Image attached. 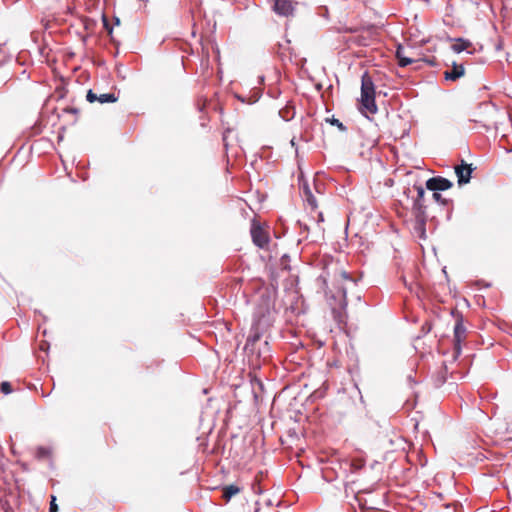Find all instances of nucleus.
<instances>
[{"instance_id": "1", "label": "nucleus", "mask_w": 512, "mask_h": 512, "mask_svg": "<svg viewBox=\"0 0 512 512\" xmlns=\"http://www.w3.org/2000/svg\"><path fill=\"white\" fill-rule=\"evenodd\" d=\"M274 318L275 310L271 307L269 300H262L256 305L253 312L250 333L244 346V351L247 354L260 355V352L255 349V344L260 340L263 333L273 324Z\"/></svg>"}, {"instance_id": "2", "label": "nucleus", "mask_w": 512, "mask_h": 512, "mask_svg": "<svg viewBox=\"0 0 512 512\" xmlns=\"http://www.w3.org/2000/svg\"><path fill=\"white\" fill-rule=\"evenodd\" d=\"M360 103L362 106L361 112H369L375 114L378 111L375 102V86L372 78L368 72H365L361 78V97Z\"/></svg>"}, {"instance_id": "3", "label": "nucleus", "mask_w": 512, "mask_h": 512, "mask_svg": "<svg viewBox=\"0 0 512 512\" xmlns=\"http://www.w3.org/2000/svg\"><path fill=\"white\" fill-rule=\"evenodd\" d=\"M466 338V327L464 326V319L462 314L457 313V318L454 326V358L456 359L461 354V343Z\"/></svg>"}, {"instance_id": "4", "label": "nucleus", "mask_w": 512, "mask_h": 512, "mask_svg": "<svg viewBox=\"0 0 512 512\" xmlns=\"http://www.w3.org/2000/svg\"><path fill=\"white\" fill-rule=\"evenodd\" d=\"M414 188L417 192V196L413 201L412 210H413L414 216L418 217V222L420 223V225H422L423 224V215H427L426 214L427 207L425 205V200H424L425 188L422 187L421 185H415Z\"/></svg>"}, {"instance_id": "5", "label": "nucleus", "mask_w": 512, "mask_h": 512, "mask_svg": "<svg viewBox=\"0 0 512 512\" xmlns=\"http://www.w3.org/2000/svg\"><path fill=\"white\" fill-rule=\"evenodd\" d=\"M347 290L348 287L341 285L338 287V291L336 295H332V299L336 300L339 298V307L336 308L335 306L332 307V311L335 314L336 318H339L340 321L343 320V318L346 316V307H347Z\"/></svg>"}, {"instance_id": "6", "label": "nucleus", "mask_w": 512, "mask_h": 512, "mask_svg": "<svg viewBox=\"0 0 512 512\" xmlns=\"http://www.w3.org/2000/svg\"><path fill=\"white\" fill-rule=\"evenodd\" d=\"M426 189L436 192L445 191L453 186V183L442 176L431 177L426 181Z\"/></svg>"}, {"instance_id": "7", "label": "nucleus", "mask_w": 512, "mask_h": 512, "mask_svg": "<svg viewBox=\"0 0 512 512\" xmlns=\"http://www.w3.org/2000/svg\"><path fill=\"white\" fill-rule=\"evenodd\" d=\"M473 170L472 164H467L463 160L460 165L455 167V173L460 186L470 182Z\"/></svg>"}, {"instance_id": "8", "label": "nucleus", "mask_w": 512, "mask_h": 512, "mask_svg": "<svg viewBox=\"0 0 512 512\" xmlns=\"http://www.w3.org/2000/svg\"><path fill=\"white\" fill-rule=\"evenodd\" d=\"M250 233L252 241L257 247L264 248L268 244L269 239L265 231L259 225L253 224Z\"/></svg>"}, {"instance_id": "9", "label": "nucleus", "mask_w": 512, "mask_h": 512, "mask_svg": "<svg viewBox=\"0 0 512 512\" xmlns=\"http://www.w3.org/2000/svg\"><path fill=\"white\" fill-rule=\"evenodd\" d=\"M274 11L280 16H289L293 14L294 6L291 0H275Z\"/></svg>"}, {"instance_id": "10", "label": "nucleus", "mask_w": 512, "mask_h": 512, "mask_svg": "<svg viewBox=\"0 0 512 512\" xmlns=\"http://www.w3.org/2000/svg\"><path fill=\"white\" fill-rule=\"evenodd\" d=\"M464 67L463 65H458L455 62L453 63L452 69L446 70L443 75L444 79L447 81H456L460 77L464 75Z\"/></svg>"}, {"instance_id": "11", "label": "nucleus", "mask_w": 512, "mask_h": 512, "mask_svg": "<svg viewBox=\"0 0 512 512\" xmlns=\"http://www.w3.org/2000/svg\"><path fill=\"white\" fill-rule=\"evenodd\" d=\"M302 193H303V196L305 197V201L307 202V204L312 209H316L318 207L317 200H316L315 196L313 195L308 183H304L302 185Z\"/></svg>"}, {"instance_id": "12", "label": "nucleus", "mask_w": 512, "mask_h": 512, "mask_svg": "<svg viewBox=\"0 0 512 512\" xmlns=\"http://www.w3.org/2000/svg\"><path fill=\"white\" fill-rule=\"evenodd\" d=\"M404 48L401 45H398L396 49V57L398 59V64L400 67H406L414 62L413 59L404 55Z\"/></svg>"}, {"instance_id": "13", "label": "nucleus", "mask_w": 512, "mask_h": 512, "mask_svg": "<svg viewBox=\"0 0 512 512\" xmlns=\"http://www.w3.org/2000/svg\"><path fill=\"white\" fill-rule=\"evenodd\" d=\"M447 366L446 365H442V367L440 368V370L437 372V374L435 375L434 377V386L435 387H441L445 382H446V379H447Z\"/></svg>"}, {"instance_id": "14", "label": "nucleus", "mask_w": 512, "mask_h": 512, "mask_svg": "<svg viewBox=\"0 0 512 512\" xmlns=\"http://www.w3.org/2000/svg\"><path fill=\"white\" fill-rule=\"evenodd\" d=\"M454 40H455V43L451 46V49L455 53H461L471 45V42L469 40H465L462 38H457Z\"/></svg>"}, {"instance_id": "15", "label": "nucleus", "mask_w": 512, "mask_h": 512, "mask_svg": "<svg viewBox=\"0 0 512 512\" xmlns=\"http://www.w3.org/2000/svg\"><path fill=\"white\" fill-rule=\"evenodd\" d=\"M240 492V488L237 485L231 484L223 488V498L229 501L234 495Z\"/></svg>"}, {"instance_id": "16", "label": "nucleus", "mask_w": 512, "mask_h": 512, "mask_svg": "<svg viewBox=\"0 0 512 512\" xmlns=\"http://www.w3.org/2000/svg\"><path fill=\"white\" fill-rule=\"evenodd\" d=\"M426 221H427V215H423V224L420 225V223L418 222V217L415 216L414 230L419 234V236L421 238L426 237V229H425Z\"/></svg>"}, {"instance_id": "17", "label": "nucleus", "mask_w": 512, "mask_h": 512, "mask_svg": "<svg viewBox=\"0 0 512 512\" xmlns=\"http://www.w3.org/2000/svg\"><path fill=\"white\" fill-rule=\"evenodd\" d=\"M118 100V97L114 93H105L98 96V101L104 103H114Z\"/></svg>"}, {"instance_id": "18", "label": "nucleus", "mask_w": 512, "mask_h": 512, "mask_svg": "<svg viewBox=\"0 0 512 512\" xmlns=\"http://www.w3.org/2000/svg\"><path fill=\"white\" fill-rule=\"evenodd\" d=\"M326 122L330 123L333 126H336L340 131L346 132L347 127L337 118L332 116L331 118H327Z\"/></svg>"}, {"instance_id": "19", "label": "nucleus", "mask_w": 512, "mask_h": 512, "mask_svg": "<svg viewBox=\"0 0 512 512\" xmlns=\"http://www.w3.org/2000/svg\"><path fill=\"white\" fill-rule=\"evenodd\" d=\"M50 454V450L46 447H38L36 451V457L38 459H44L48 457Z\"/></svg>"}, {"instance_id": "20", "label": "nucleus", "mask_w": 512, "mask_h": 512, "mask_svg": "<svg viewBox=\"0 0 512 512\" xmlns=\"http://www.w3.org/2000/svg\"><path fill=\"white\" fill-rule=\"evenodd\" d=\"M432 197H433L434 201H436L437 203H439L443 206H446L449 203V200L443 198L442 195L439 193V191L433 192Z\"/></svg>"}, {"instance_id": "21", "label": "nucleus", "mask_w": 512, "mask_h": 512, "mask_svg": "<svg viewBox=\"0 0 512 512\" xmlns=\"http://www.w3.org/2000/svg\"><path fill=\"white\" fill-rule=\"evenodd\" d=\"M0 391H1L3 394H5V395H7V394L11 393V392H12V386H11V384H10L9 382H7V381H3V382L0 384Z\"/></svg>"}, {"instance_id": "22", "label": "nucleus", "mask_w": 512, "mask_h": 512, "mask_svg": "<svg viewBox=\"0 0 512 512\" xmlns=\"http://www.w3.org/2000/svg\"><path fill=\"white\" fill-rule=\"evenodd\" d=\"M86 100L90 103H93L95 101H98V95L93 92V90H88L86 94Z\"/></svg>"}, {"instance_id": "23", "label": "nucleus", "mask_w": 512, "mask_h": 512, "mask_svg": "<svg viewBox=\"0 0 512 512\" xmlns=\"http://www.w3.org/2000/svg\"><path fill=\"white\" fill-rule=\"evenodd\" d=\"M102 21H103L104 28L106 29L108 34L111 35L113 32V27L110 25L108 19L105 16H103Z\"/></svg>"}, {"instance_id": "24", "label": "nucleus", "mask_w": 512, "mask_h": 512, "mask_svg": "<svg viewBox=\"0 0 512 512\" xmlns=\"http://www.w3.org/2000/svg\"><path fill=\"white\" fill-rule=\"evenodd\" d=\"M57 511H58V505L56 504V497L51 496L49 512H57Z\"/></svg>"}, {"instance_id": "25", "label": "nucleus", "mask_w": 512, "mask_h": 512, "mask_svg": "<svg viewBox=\"0 0 512 512\" xmlns=\"http://www.w3.org/2000/svg\"><path fill=\"white\" fill-rule=\"evenodd\" d=\"M341 277H342V279L347 281L349 284L355 285V281L353 280V278L347 272L343 271L341 273Z\"/></svg>"}, {"instance_id": "26", "label": "nucleus", "mask_w": 512, "mask_h": 512, "mask_svg": "<svg viewBox=\"0 0 512 512\" xmlns=\"http://www.w3.org/2000/svg\"><path fill=\"white\" fill-rule=\"evenodd\" d=\"M279 114L280 116L285 120V121H289L291 119V117L288 115L289 114V110L286 109L285 111L283 110H280L279 111Z\"/></svg>"}, {"instance_id": "27", "label": "nucleus", "mask_w": 512, "mask_h": 512, "mask_svg": "<svg viewBox=\"0 0 512 512\" xmlns=\"http://www.w3.org/2000/svg\"><path fill=\"white\" fill-rule=\"evenodd\" d=\"M66 111L69 113L77 114L79 110L77 108L70 107V108H67Z\"/></svg>"}, {"instance_id": "28", "label": "nucleus", "mask_w": 512, "mask_h": 512, "mask_svg": "<svg viewBox=\"0 0 512 512\" xmlns=\"http://www.w3.org/2000/svg\"><path fill=\"white\" fill-rule=\"evenodd\" d=\"M402 280H403L404 285H405L406 287H408V289H409V290H412L411 284H408V283L406 282V279H405V278H403Z\"/></svg>"}, {"instance_id": "29", "label": "nucleus", "mask_w": 512, "mask_h": 512, "mask_svg": "<svg viewBox=\"0 0 512 512\" xmlns=\"http://www.w3.org/2000/svg\"><path fill=\"white\" fill-rule=\"evenodd\" d=\"M237 98H238L241 102H243V103H245V102H246L245 98H244V97H242V96H240V95H237Z\"/></svg>"}, {"instance_id": "30", "label": "nucleus", "mask_w": 512, "mask_h": 512, "mask_svg": "<svg viewBox=\"0 0 512 512\" xmlns=\"http://www.w3.org/2000/svg\"><path fill=\"white\" fill-rule=\"evenodd\" d=\"M115 24H116V25H119V24H120V19H119V18H117V17L115 18Z\"/></svg>"}, {"instance_id": "31", "label": "nucleus", "mask_w": 512, "mask_h": 512, "mask_svg": "<svg viewBox=\"0 0 512 512\" xmlns=\"http://www.w3.org/2000/svg\"><path fill=\"white\" fill-rule=\"evenodd\" d=\"M483 127L486 129V130H489L490 129V126L484 124Z\"/></svg>"}, {"instance_id": "32", "label": "nucleus", "mask_w": 512, "mask_h": 512, "mask_svg": "<svg viewBox=\"0 0 512 512\" xmlns=\"http://www.w3.org/2000/svg\"><path fill=\"white\" fill-rule=\"evenodd\" d=\"M319 220L323 221V215L322 213L319 214Z\"/></svg>"}, {"instance_id": "33", "label": "nucleus", "mask_w": 512, "mask_h": 512, "mask_svg": "<svg viewBox=\"0 0 512 512\" xmlns=\"http://www.w3.org/2000/svg\"><path fill=\"white\" fill-rule=\"evenodd\" d=\"M291 145H292V146H294V145H295V142H294V140H293V139L291 140Z\"/></svg>"}]
</instances>
